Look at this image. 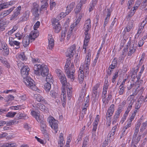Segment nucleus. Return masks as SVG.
Segmentation results:
<instances>
[{"label": "nucleus", "mask_w": 147, "mask_h": 147, "mask_svg": "<svg viewBox=\"0 0 147 147\" xmlns=\"http://www.w3.org/2000/svg\"><path fill=\"white\" fill-rule=\"evenodd\" d=\"M34 73L38 76L40 75L43 77L46 76V81L47 82L53 83L54 81L53 76L48 74L49 70L47 66L44 64H36L34 66Z\"/></svg>", "instance_id": "nucleus-1"}, {"label": "nucleus", "mask_w": 147, "mask_h": 147, "mask_svg": "<svg viewBox=\"0 0 147 147\" xmlns=\"http://www.w3.org/2000/svg\"><path fill=\"white\" fill-rule=\"evenodd\" d=\"M69 57L67 59L65 65V66L64 69L65 72L67 75V76L69 78H70L71 81H73L75 78L74 73L75 72V69L74 64L72 63L71 65V67H69L71 63V58Z\"/></svg>", "instance_id": "nucleus-2"}, {"label": "nucleus", "mask_w": 147, "mask_h": 147, "mask_svg": "<svg viewBox=\"0 0 147 147\" xmlns=\"http://www.w3.org/2000/svg\"><path fill=\"white\" fill-rule=\"evenodd\" d=\"M91 26V21L90 19H88L85 22L84 28L85 30V34L86 35L84 44L85 47L87 46V43L89 41L90 38V34L88 32L90 29Z\"/></svg>", "instance_id": "nucleus-3"}, {"label": "nucleus", "mask_w": 147, "mask_h": 147, "mask_svg": "<svg viewBox=\"0 0 147 147\" xmlns=\"http://www.w3.org/2000/svg\"><path fill=\"white\" fill-rule=\"evenodd\" d=\"M24 78L23 81L27 86L33 90L36 91L37 88L34 81L30 77L27 76Z\"/></svg>", "instance_id": "nucleus-4"}, {"label": "nucleus", "mask_w": 147, "mask_h": 147, "mask_svg": "<svg viewBox=\"0 0 147 147\" xmlns=\"http://www.w3.org/2000/svg\"><path fill=\"white\" fill-rule=\"evenodd\" d=\"M57 121L55 120L54 118L51 117L49 119V122L52 128L54 130L55 133L58 131V125Z\"/></svg>", "instance_id": "nucleus-5"}, {"label": "nucleus", "mask_w": 147, "mask_h": 147, "mask_svg": "<svg viewBox=\"0 0 147 147\" xmlns=\"http://www.w3.org/2000/svg\"><path fill=\"white\" fill-rule=\"evenodd\" d=\"M76 46L73 45L69 47L65 52L66 56L67 57H72L76 53Z\"/></svg>", "instance_id": "nucleus-6"}, {"label": "nucleus", "mask_w": 147, "mask_h": 147, "mask_svg": "<svg viewBox=\"0 0 147 147\" xmlns=\"http://www.w3.org/2000/svg\"><path fill=\"white\" fill-rule=\"evenodd\" d=\"M59 21L57 19L55 18L53 19L52 21L53 28L55 30L54 31L57 33H58L61 29V26Z\"/></svg>", "instance_id": "nucleus-7"}, {"label": "nucleus", "mask_w": 147, "mask_h": 147, "mask_svg": "<svg viewBox=\"0 0 147 147\" xmlns=\"http://www.w3.org/2000/svg\"><path fill=\"white\" fill-rule=\"evenodd\" d=\"M32 7L31 12L35 17H38L39 14L38 13L39 7L38 4L36 3H34L33 4Z\"/></svg>", "instance_id": "nucleus-8"}, {"label": "nucleus", "mask_w": 147, "mask_h": 147, "mask_svg": "<svg viewBox=\"0 0 147 147\" xmlns=\"http://www.w3.org/2000/svg\"><path fill=\"white\" fill-rule=\"evenodd\" d=\"M21 9V7L20 6H19L17 7L13 11V13L10 17V20H16L18 18V16L20 14V11Z\"/></svg>", "instance_id": "nucleus-9"}, {"label": "nucleus", "mask_w": 147, "mask_h": 147, "mask_svg": "<svg viewBox=\"0 0 147 147\" xmlns=\"http://www.w3.org/2000/svg\"><path fill=\"white\" fill-rule=\"evenodd\" d=\"M41 130L42 132V133L45 135V137L47 139H48V135L47 133V131L46 130V126L45 122L44 121H42L40 123Z\"/></svg>", "instance_id": "nucleus-10"}, {"label": "nucleus", "mask_w": 147, "mask_h": 147, "mask_svg": "<svg viewBox=\"0 0 147 147\" xmlns=\"http://www.w3.org/2000/svg\"><path fill=\"white\" fill-rule=\"evenodd\" d=\"M29 70V67L27 66H25L22 68L21 70V74L23 78L27 76Z\"/></svg>", "instance_id": "nucleus-11"}, {"label": "nucleus", "mask_w": 147, "mask_h": 147, "mask_svg": "<svg viewBox=\"0 0 147 147\" xmlns=\"http://www.w3.org/2000/svg\"><path fill=\"white\" fill-rule=\"evenodd\" d=\"M146 24V22H145L144 21H143L140 24V25L138 28L137 33L135 35V37L136 38H138V37L139 35L142 32L144 27Z\"/></svg>", "instance_id": "nucleus-12"}, {"label": "nucleus", "mask_w": 147, "mask_h": 147, "mask_svg": "<svg viewBox=\"0 0 147 147\" xmlns=\"http://www.w3.org/2000/svg\"><path fill=\"white\" fill-rule=\"evenodd\" d=\"M91 56V53L90 52H88L87 54L85 60V63L86 64V75L88 74V67L89 66L90 62V57Z\"/></svg>", "instance_id": "nucleus-13"}, {"label": "nucleus", "mask_w": 147, "mask_h": 147, "mask_svg": "<svg viewBox=\"0 0 147 147\" xmlns=\"http://www.w3.org/2000/svg\"><path fill=\"white\" fill-rule=\"evenodd\" d=\"M114 107L115 105L113 104L111 105L106 113L107 118H110L111 117L114 111Z\"/></svg>", "instance_id": "nucleus-14"}, {"label": "nucleus", "mask_w": 147, "mask_h": 147, "mask_svg": "<svg viewBox=\"0 0 147 147\" xmlns=\"http://www.w3.org/2000/svg\"><path fill=\"white\" fill-rule=\"evenodd\" d=\"M59 78L62 85V87H65L66 86H67V87L68 85H69V84L67 82L66 78L64 74L61 76Z\"/></svg>", "instance_id": "nucleus-15"}, {"label": "nucleus", "mask_w": 147, "mask_h": 147, "mask_svg": "<svg viewBox=\"0 0 147 147\" xmlns=\"http://www.w3.org/2000/svg\"><path fill=\"white\" fill-rule=\"evenodd\" d=\"M49 36L48 38L49 41L48 47L49 49H52L54 46V40L51 35H49Z\"/></svg>", "instance_id": "nucleus-16"}, {"label": "nucleus", "mask_w": 147, "mask_h": 147, "mask_svg": "<svg viewBox=\"0 0 147 147\" xmlns=\"http://www.w3.org/2000/svg\"><path fill=\"white\" fill-rule=\"evenodd\" d=\"M39 35V33L37 31H33L31 32L29 37L31 40H34Z\"/></svg>", "instance_id": "nucleus-17"}, {"label": "nucleus", "mask_w": 147, "mask_h": 147, "mask_svg": "<svg viewBox=\"0 0 147 147\" xmlns=\"http://www.w3.org/2000/svg\"><path fill=\"white\" fill-rule=\"evenodd\" d=\"M65 88H66L67 90L68 98L69 100L71 99V96L72 88L70 86L69 84V85H68L67 87V86H65V87H63V89H65Z\"/></svg>", "instance_id": "nucleus-18"}, {"label": "nucleus", "mask_w": 147, "mask_h": 147, "mask_svg": "<svg viewBox=\"0 0 147 147\" xmlns=\"http://www.w3.org/2000/svg\"><path fill=\"white\" fill-rule=\"evenodd\" d=\"M30 39V38L28 35L26 36H25L23 37L22 43L24 47H27L29 45Z\"/></svg>", "instance_id": "nucleus-19"}, {"label": "nucleus", "mask_w": 147, "mask_h": 147, "mask_svg": "<svg viewBox=\"0 0 147 147\" xmlns=\"http://www.w3.org/2000/svg\"><path fill=\"white\" fill-rule=\"evenodd\" d=\"M99 121V115H97L93 123V127L92 130L94 131H95L97 129V125Z\"/></svg>", "instance_id": "nucleus-20"}, {"label": "nucleus", "mask_w": 147, "mask_h": 147, "mask_svg": "<svg viewBox=\"0 0 147 147\" xmlns=\"http://www.w3.org/2000/svg\"><path fill=\"white\" fill-rule=\"evenodd\" d=\"M36 107L39 109L40 110L45 112H47L48 111V109L45 106L40 103H38Z\"/></svg>", "instance_id": "nucleus-21"}, {"label": "nucleus", "mask_w": 147, "mask_h": 147, "mask_svg": "<svg viewBox=\"0 0 147 147\" xmlns=\"http://www.w3.org/2000/svg\"><path fill=\"white\" fill-rule=\"evenodd\" d=\"M75 5V3L74 2H72L69 5L67 6L66 7V15H68L70 12H71Z\"/></svg>", "instance_id": "nucleus-22"}, {"label": "nucleus", "mask_w": 147, "mask_h": 147, "mask_svg": "<svg viewBox=\"0 0 147 147\" xmlns=\"http://www.w3.org/2000/svg\"><path fill=\"white\" fill-rule=\"evenodd\" d=\"M30 13L26 11L23 15L20 18V22H24L27 20L29 16Z\"/></svg>", "instance_id": "nucleus-23"}, {"label": "nucleus", "mask_w": 147, "mask_h": 147, "mask_svg": "<svg viewBox=\"0 0 147 147\" xmlns=\"http://www.w3.org/2000/svg\"><path fill=\"white\" fill-rule=\"evenodd\" d=\"M83 70H82V68L81 67L79 69V75L78 76V78L79 82L80 83L82 84L83 83V74L82 72Z\"/></svg>", "instance_id": "nucleus-24"}, {"label": "nucleus", "mask_w": 147, "mask_h": 147, "mask_svg": "<svg viewBox=\"0 0 147 147\" xmlns=\"http://www.w3.org/2000/svg\"><path fill=\"white\" fill-rule=\"evenodd\" d=\"M134 46V45L132 44H131L130 45L129 51L128 52L129 55H131V54L135 52L136 49V47Z\"/></svg>", "instance_id": "nucleus-25"}, {"label": "nucleus", "mask_w": 147, "mask_h": 147, "mask_svg": "<svg viewBox=\"0 0 147 147\" xmlns=\"http://www.w3.org/2000/svg\"><path fill=\"white\" fill-rule=\"evenodd\" d=\"M14 8L15 7H11L9 9L2 12L0 14H1V16H6L9 14L13 11Z\"/></svg>", "instance_id": "nucleus-26"}, {"label": "nucleus", "mask_w": 147, "mask_h": 147, "mask_svg": "<svg viewBox=\"0 0 147 147\" xmlns=\"http://www.w3.org/2000/svg\"><path fill=\"white\" fill-rule=\"evenodd\" d=\"M137 135H136L135 136H134V134L133 138L132 140V142L134 143L135 144H137L140 140L141 138V136L140 135H139L138 136L137 138L136 137Z\"/></svg>", "instance_id": "nucleus-27"}, {"label": "nucleus", "mask_w": 147, "mask_h": 147, "mask_svg": "<svg viewBox=\"0 0 147 147\" xmlns=\"http://www.w3.org/2000/svg\"><path fill=\"white\" fill-rule=\"evenodd\" d=\"M51 82H47L44 85V88L45 90L47 92H48L50 90L51 88Z\"/></svg>", "instance_id": "nucleus-28"}, {"label": "nucleus", "mask_w": 147, "mask_h": 147, "mask_svg": "<svg viewBox=\"0 0 147 147\" xmlns=\"http://www.w3.org/2000/svg\"><path fill=\"white\" fill-rule=\"evenodd\" d=\"M134 26V24L133 22L132 21L129 22L126 28L127 31V32H129L132 29Z\"/></svg>", "instance_id": "nucleus-29"}, {"label": "nucleus", "mask_w": 147, "mask_h": 147, "mask_svg": "<svg viewBox=\"0 0 147 147\" xmlns=\"http://www.w3.org/2000/svg\"><path fill=\"white\" fill-rule=\"evenodd\" d=\"M0 61L3 63L4 66L7 68H9L10 67L9 64L6 60L5 58L1 57L0 58Z\"/></svg>", "instance_id": "nucleus-30"}, {"label": "nucleus", "mask_w": 147, "mask_h": 147, "mask_svg": "<svg viewBox=\"0 0 147 147\" xmlns=\"http://www.w3.org/2000/svg\"><path fill=\"white\" fill-rule=\"evenodd\" d=\"M61 97H63V99L61 98L62 104L63 106L65 107V106L66 102V94H65L64 92L62 93L61 94Z\"/></svg>", "instance_id": "nucleus-31"}, {"label": "nucleus", "mask_w": 147, "mask_h": 147, "mask_svg": "<svg viewBox=\"0 0 147 147\" xmlns=\"http://www.w3.org/2000/svg\"><path fill=\"white\" fill-rule=\"evenodd\" d=\"M82 6L81 1L80 2L79 4H78L76 8L75 9V11L76 14H77L80 11L81 9V7Z\"/></svg>", "instance_id": "nucleus-32"}, {"label": "nucleus", "mask_w": 147, "mask_h": 147, "mask_svg": "<svg viewBox=\"0 0 147 147\" xmlns=\"http://www.w3.org/2000/svg\"><path fill=\"white\" fill-rule=\"evenodd\" d=\"M20 42L16 40H14L13 42H11L10 46L14 47V45H16V47L15 48L17 49L20 47Z\"/></svg>", "instance_id": "nucleus-33"}, {"label": "nucleus", "mask_w": 147, "mask_h": 147, "mask_svg": "<svg viewBox=\"0 0 147 147\" xmlns=\"http://www.w3.org/2000/svg\"><path fill=\"white\" fill-rule=\"evenodd\" d=\"M137 6L132 8L129 12L128 13V16L129 17L132 16L134 14L136 10L138 8Z\"/></svg>", "instance_id": "nucleus-34"}, {"label": "nucleus", "mask_w": 147, "mask_h": 147, "mask_svg": "<svg viewBox=\"0 0 147 147\" xmlns=\"http://www.w3.org/2000/svg\"><path fill=\"white\" fill-rule=\"evenodd\" d=\"M89 102V97H88V96L85 98L84 100V107H85L83 108V111L85 112L86 111L87 109L86 107H87L88 105V102Z\"/></svg>", "instance_id": "nucleus-35"}, {"label": "nucleus", "mask_w": 147, "mask_h": 147, "mask_svg": "<svg viewBox=\"0 0 147 147\" xmlns=\"http://www.w3.org/2000/svg\"><path fill=\"white\" fill-rule=\"evenodd\" d=\"M35 97L36 98V100L38 102H41L42 101H44V102H45V100H44V98L40 94H36L35 95Z\"/></svg>", "instance_id": "nucleus-36"}, {"label": "nucleus", "mask_w": 147, "mask_h": 147, "mask_svg": "<svg viewBox=\"0 0 147 147\" xmlns=\"http://www.w3.org/2000/svg\"><path fill=\"white\" fill-rule=\"evenodd\" d=\"M67 30L66 28H64V30H62L61 36V41L63 40L64 39L65 35L67 32Z\"/></svg>", "instance_id": "nucleus-37"}, {"label": "nucleus", "mask_w": 147, "mask_h": 147, "mask_svg": "<svg viewBox=\"0 0 147 147\" xmlns=\"http://www.w3.org/2000/svg\"><path fill=\"white\" fill-rule=\"evenodd\" d=\"M18 58L22 61H26L27 59V58L24 52H22L18 55Z\"/></svg>", "instance_id": "nucleus-38"}, {"label": "nucleus", "mask_w": 147, "mask_h": 147, "mask_svg": "<svg viewBox=\"0 0 147 147\" xmlns=\"http://www.w3.org/2000/svg\"><path fill=\"white\" fill-rule=\"evenodd\" d=\"M122 111V109L121 107H119L117 111L116 112L115 115L114 116V118L115 119H118L119 116L120 114Z\"/></svg>", "instance_id": "nucleus-39"}, {"label": "nucleus", "mask_w": 147, "mask_h": 147, "mask_svg": "<svg viewBox=\"0 0 147 147\" xmlns=\"http://www.w3.org/2000/svg\"><path fill=\"white\" fill-rule=\"evenodd\" d=\"M75 26H73V25H71L70 29H69V31L67 33V40H68L69 39L71 36V35L72 32L73 30V29H74V27Z\"/></svg>", "instance_id": "nucleus-40"}, {"label": "nucleus", "mask_w": 147, "mask_h": 147, "mask_svg": "<svg viewBox=\"0 0 147 147\" xmlns=\"http://www.w3.org/2000/svg\"><path fill=\"white\" fill-rule=\"evenodd\" d=\"M140 125L141 123L140 122H138L136 125L135 132L134 133V134L135 136L136 135H137L139 131V129Z\"/></svg>", "instance_id": "nucleus-41"}, {"label": "nucleus", "mask_w": 147, "mask_h": 147, "mask_svg": "<svg viewBox=\"0 0 147 147\" xmlns=\"http://www.w3.org/2000/svg\"><path fill=\"white\" fill-rule=\"evenodd\" d=\"M114 135L113 133L112 134L110 132L107 136L108 141H113L114 138Z\"/></svg>", "instance_id": "nucleus-42"}, {"label": "nucleus", "mask_w": 147, "mask_h": 147, "mask_svg": "<svg viewBox=\"0 0 147 147\" xmlns=\"http://www.w3.org/2000/svg\"><path fill=\"white\" fill-rule=\"evenodd\" d=\"M50 95L53 98H55L59 96V94L53 90H51L50 92Z\"/></svg>", "instance_id": "nucleus-43"}, {"label": "nucleus", "mask_w": 147, "mask_h": 147, "mask_svg": "<svg viewBox=\"0 0 147 147\" xmlns=\"http://www.w3.org/2000/svg\"><path fill=\"white\" fill-rule=\"evenodd\" d=\"M9 48L7 46L6 44L4 42H2L1 43V45H0V50H4L5 49H7Z\"/></svg>", "instance_id": "nucleus-44"}, {"label": "nucleus", "mask_w": 147, "mask_h": 147, "mask_svg": "<svg viewBox=\"0 0 147 147\" xmlns=\"http://www.w3.org/2000/svg\"><path fill=\"white\" fill-rule=\"evenodd\" d=\"M16 114L15 112H10L8 113L6 116L7 117L12 118Z\"/></svg>", "instance_id": "nucleus-45"}, {"label": "nucleus", "mask_w": 147, "mask_h": 147, "mask_svg": "<svg viewBox=\"0 0 147 147\" xmlns=\"http://www.w3.org/2000/svg\"><path fill=\"white\" fill-rule=\"evenodd\" d=\"M17 144L15 143L10 142L6 144V146L7 147H14L17 146Z\"/></svg>", "instance_id": "nucleus-46"}, {"label": "nucleus", "mask_w": 147, "mask_h": 147, "mask_svg": "<svg viewBox=\"0 0 147 147\" xmlns=\"http://www.w3.org/2000/svg\"><path fill=\"white\" fill-rule=\"evenodd\" d=\"M59 142L61 144L60 146V147H62L63 144V137L62 133H61L60 134L59 137Z\"/></svg>", "instance_id": "nucleus-47"}, {"label": "nucleus", "mask_w": 147, "mask_h": 147, "mask_svg": "<svg viewBox=\"0 0 147 147\" xmlns=\"http://www.w3.org/2000/svg\"><path fill=\"white\" fill-rule=\"evenodd\" d=\"M56 72L57 76L59 77V78L61 76H63V75H64L63 73L59 69H57L56 70Z\"/></svg>", "instance_id": "nucleus-48"}, {"label": "nucleus", "mask_w": 147, "mask_h": 147, "mask_svg": "<svg viewBox=\"0 0 147 147\" xmlns=\"http://www.w3.org/2000/svg\"><path fill=\"white\" fill-rule=\"evenodd\" d=\"M8 3H4L0 4V11L2 9L8 7Z\"/></svg>", "instance_id": "nucleus-49"}, {"label": "nucleus", "mask_w": 147, "mask_h": 147, "mask_svg": "<svg viewBox=\"0 0 147 147\" xmlns=\"http://www.w3.org/2000/svg\"><path fill=\"white\" fill-rule=\"evenodd\" d=\"M25 116V114L22 113H19L17 114L16 115V117L18 119H21Z\"/></svg>", "instance_id": "nucleus-50"}, {"label": "nucleus", "mask_w": 147, "mask_h": 147, "mask_svg": "<svg viewBox=\"0 0 147 147\" xmlns=\"http://www.w3.org/2000/svg\"><path fill=\"white\" fill-rule=\"evenodd\" d=\"M147 126V121H146L142 123L141 128H140V130L143 131L145 129Z\"/></svg>", "instance_id": "nucleus-51"}, {"label": "nucleus", "mask_w": 147, "mask_h": 147, "mask_svg": "<svg viewBox=\"0 0 147 147\" xmlns=\"http://www.w3.org/2000/svg\"><path fill=\"white\" fill-rule=\"evenodd\" d=\"M82 95L80 96L78 101V104L80 106L81 105L82 106L81 107L82 108V106L83 105V99L82 98Z\"/></svg>", "instance_id": "nucleus-52"}, {"label": "nucleus", "mask_w": 147, "mask_h": 147, "mask_svg": "<svg viewBox=\"0 0 147 147\" xmlns=\"http://www.w3.org/2000/svg\"><path fill=\"white\" fill-rule=\"evenodd\" d=\"M118 71H116L112 79V81L113 83H114L116 79L118 76Z\"/></svg>", "instance_id": "nucleus-53"}, {"label": "nucleus", "mask_w": 147, "mask_h": 147, "mask_svg": "<svg viewBox=\"0 0 147 147\" xmlns=\"http://www.w3.org/2000/svg\"><path fill=\"white\" fill-rule=\"evenodd\" d=\"M46 1H41V2L42 3V2L44 3V4L41 5V9H46L47 7L48 6V4Z\"/></svg>", "instance_id": "nucleus-54"}, {"label": "nucleus", "mask_w": 147, "mask_h": 147, "mask_svg": "<svg viewBox=\"0 0 147 147\" xmlns=\"http://www.w3.org/2000/svg\"><path fill=\"white\" fill-rule=\"evenodd\" d=\"M18 121L16 122L14 120L9 121L7 122V125H10L13 124H16L18 123Z\"/></svg>", "instance_id": "nucleus-55"}, {"label": "nucleus", "mask_w": 147, "mask_h": 147, "mask_svg": "<svg viewBox=\"0 0 147 147\" xmlns=\"http://www.w3.org/2000/svg\"><path fill=\"white\" fill-rule=\"evenodd\" d=\"M82 15L80 16L77 19L76 21L74 22L73 24V26H76V25L78 24L79 23L80 21L82 18Z\"/></svg>", "instance_id": "nucleus-56"}, {"label": "nucleus", "mask_w": 147, "mask_h": 147, "mask_svg": "<svg viewBox=\"0 0 147 147\" xmlns=\"http://www.w3.org/2000/svg\"><path fill=\"white\" fill-rule=\"evenodd\" d=\"M3 54L4 56H7L9 54V48H7V49H5V50H3Z\"/></svg>", "instance_id": "nucleus-57"}, {"label": "nucleus", "mask_w": 147, "mask_h": 147, "mask_svg": "<svg viewBox=\"0 0 147 147\" xmlns=\"http://www.w3.org/2000/svg\"><path fill=\"white\" fill-rule=\"evenodd\" d=\"M88 136H86L85 138L84 141H83V146L85 145L84 147H87L88 142Z\"/></svg>", "instance_id": "nucleus-58"}, {"label": "nucleus", "mask_w": 147, "mask_h": 147, "mask_svg": "<svg viewBox=\"0 0 147 147\" xmlns=\"http://www.w3.org/2000/svg\"><path fill=\"white\" fill-rule=\"evenodd\" d=\"M21 32H18L16 33L15 34V36L16 37H18V39L19 40L21 39L23 35L22 34V33H20Z\"/></svg>", "instance_id": "nucleus-59"}, {"label": "nucleus", "mask_w": 147, "mask_h": 147, "mask_svg": "<svg viewBox=\"0 0 147 147\" xmlns=\"http://www.w3.org/2000/svg\"><path fill=\"white\" fill-rule=\"evenodd\" d=\"M136 113V111H135L134 113L132 114L131 117L128 120V121L131 123L132 121L134 120L135 116Z\"/></svg>", "instance_id": "nucleus-60"}, {"label": "nucleus", "mask_w": 147, "mask_h": 147, "mask_svg": "<svg viewBox=\"0 0 147 147\" xmlns=\"http://www.w3.org/2000/svg\"><path fill=\"white\" fill-rule=\"evenodd\" d=\"M32 61L33 63H39L40 62V60L38 58H32Z\"/></svg>", "instance_id": "nucleus-61"}, {"label": "nucleus", "mask_w": 147, "mask_h": 147, "mask_svg": "<svg viewBox=\"0 0 147 147\" xmlns=\"http://www.w3.org/2000/svg\"><path fill=\"white\" fill-rule=\"evenodd\" d=\"M14 96L11 95H9L8 96L7 98V101H10L14 99Z\"/></svg>", "instance_id": "nucleus-62"}, {"label": "nucleus", "mask_w": 147, "mask_h": 147, "mask_svg": "<svg viewBox=\"0 0 147 147\" xmlns=\"http://www.w3.org/2000/svg\"><path fill=\"white\" fill-rule=\"evenodd\" d=\"M40 25V22L39 21H37L34 25V30H36L37 28Z\"/></svg>", "instance_id": "nucleus-63"}, {"label": "nucleus", "mask_w": 147, "mask_h": 147, "mask_svg": "<svg viewBox=\"0 0 147 147\" xmlns=\"http://www.w3.org/2000/svg\"><path fill=\"white\" fill-rule=\"evenodd\" d=\"M126 130H125V129H124L123 128L121 136V138L123 136H124L127 133V132H126Z\"/></svg>", "instance_id": "nucleus-64"}]
</instances>
